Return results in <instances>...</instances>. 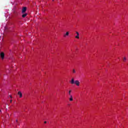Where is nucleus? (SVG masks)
<instances>
[{"label": "nucleus", "mask_w": 128, "mask_h": 128, "mask_svg": "<svg viewBox=\"0 0 128 128\" xmlns=\"http://www.w3.org/2000/svg\"><path fill=\"white\" fill-rule=\"evenodd\" d=\"M74 84H76V86H80V82L78 80H75Z\"/></svg>", "instance_id": "nucleus-3"}, {"label": "nucleus", "mask_w": 128, "mask_h": 128, "mask_svg": "<svg viewBox=\"0 0 128 128\" xmlns=\"http://www.w3.org/2000/svg\"><path fill=\"white\" fill-rule=\"evenodd\" d=\"M26 12V7H24L22 8V14H24Z\"/></svg>", "instance_id": "nucleus-2"}, {"label": "nucleus", "mask_w": 128, "mask_h": 128, "mask_svg": "<svg viewBox=\"0 0 128 128\" xmlns=\"http://www.w3.org/2000/svg\"><path fill=\"white\" fill-rule=\"evenodd\" d=\"M18 94L20 96V98H22V94L20 91L18 92Z\"/></svg>", "instance_id": "nucleus-6"}, {"label": "nucleus", "mask_w": 128, "mask_h": 128, "mask_svg": "<svg viewBox=\"0 0 128 128\" xmlns=\"http://www.w3.org/2000/svg\"><path fill=\"white\" fill-rule=\"evenodd\" d=\"M26 16H28V14L26 13V14H24L22 15V18H25Z\"/></svg>", "instance_id": "nucleus-9"}, {"label": "nucleus", "mask_w": 128, "mask_h": 128, "mask_svg": "<svg viewBox=\"0 0 128 128\" xmlns=\"http://www.w3.org/2000/svg\"><path fill=\"white\" fill-rule=\"evenodd\" d=\"M76 34L77 36H75V38H78V39L80 38V33H78V32H76Z\"/></svg>", "instance_id": "nucleus-5"}, {"label": "nucleus", "mask_w": 128, "mask_h": 128, "mask_svg": "<svg viewBox=\"0 0 128 128\" xmlns=\"http://www.w3.org/2000/svg\"><path fill=\"white\" fill-rule=\"evenodd\" d=\"M2 112V110H0V112Z\"/></svg>", "instance_id": "nucleus-15"}, {"label": "nucleus", "mask_w": 128, "mask_h": 128, "mask_svg": "<svg viewBox=\"0 0 128 128\" xmlns=\"http://www.w3.org/2000/svg\"><path fill=\"white\" fill-rule=\"evenodd\" d=\"M72 94V90H70L68 91V95H69L70 96H72V94Z\"/></svg>", "instance_id": "nucleus-10"}, {"label": "nucleus", "mask_w": 128, "mask_h": 128, "mask_svg": "<svg viewBox=\"0 0 128 128\" xmlns=\"http://www.w3.org/2000/svg\"><path fill=\"white\" fill-rule=\"evenodd\" d=\"M10 102H12V100H10Z\"/></svg>", "instance_id": "nucleus-13"}, {"label": "nucleus", "mask_w": 128, "mask_h": 128, "mask_svg": "<svg viewBox=\"0 0 128 128\" xmlns=\"http://www.w3.org/2000/svg\"><path fill=\"white\" fill-rule=\"evenodd\" d=\"M0 56L2 60H4V53L2 52H1L0 54Z\"/></svg>", "instance_id": "nucleus-1"}, {"label": "nucleus", "mask_w": 128, "mask_h": 128, "mask_svg": "<svg viewBox=\"0 0 128 128\" xmlns=\"http://www.w3.org/2000/svg\"><path fill=\"white\" fill-rule=\"evenodd\" d=\"M72 72L73 74H76V70L74 69H73Z\"/></svg>", "instance_id": "nucleus-12"}, {"label": "nucleus", "mask_w": 128, "mask_h": 128, "mask_svg": "<svg viewBox=\"0 0 128 128\" xmlns=\"http://www.w3.org/2000/svg\"><path fill=\"white\" fill-rule=\"evenodd\" d=\"M53 1L54 0H52Z\"/></svg>", "instance_id": "nucleus-18"}, {"label": "nucleus", "mask_w": 128, "mask_h": 128, "mask_svg": "<svg viewBox=\"0 0 128 128\" xmlns=\"http://www.w3.org/2000/svg\"><path fill=\"white\" fill-rule=\"evenodd\" d=\"M44 124H46V121H45V122H44Z\"/></svg>", "instance_id": "nucleus-14"}, {"label": "nucleus", "mask_w": 128, "mask_h": 128, "mask_svg": "<svg viewBox=\"0 0 128 128\" xmlns=\"http://www.w3.org/2000/svg\"><path fill=\"white\" fill-rule=\"evenodd\" d=\"M70 96V98H69V100H70V102H72V100H74V99L72 98V96L71 95Z\"/></svg>", "instance_id": "nucleus-8"}, {"label": "nucleus", "mask_w": 128, "mask_h": 128, "mask_svg": "<svg viewBox=\"0 0 128 128\" xmlns=\"http://www.w3.org/2000/svg\"><path fill=\"white\" fill-rule=\"evenodd\" d=\"M70 36V32H66V34L64 35V38H66V36Z\"/></svg>", "instance_id": "nucleus-4"}, {"label": "nucleus", "mask_w": 128, "mask_h": 128, "mask_svg": "<svg viewBox=\"0 0 128 128\" xmlns=\"http://www.w3.org/2000/svg\"><path fill=\"white\" fill-rule=\"evenodd\" d=\"M70 84H74V79L72 78L70 81Z\"/></svg>", "instance_id": "nucleus-7"}, {"label": "nucleus", "mask_w": 128, "mask_h": 128, "mask_svg": "<svg viewBox=\"0 0 128 128\" xmlns=\"http://www.w3.org/2000/svg\"><path fill=\"white\" fill-rule=\"evenodd\" d=\"M126 58L124 57V58H123V62H126Z\"/></svg>", "instance_id": "nucleus-11"}, {"label": "nucleus", "mask_w": 128, "mask_h": 128, "mask_svg": "<svg viewBox=\"0 0 128 128\" xmlns=\"http://www.w3.org/2000/svg\"><path fill=\"white\" fill-rule=\"evenodd\" d=\"M10 98H12V97L11 96H10Z\"/></svg>", "instance_id": "nucleus-16"}, {"label": "nucleus", "mask_w": 128, "mask_h": 128, "mask_svg": "<svg viewBox=\"0 0 128 128\" xmlns=\"http://www.w3.org/2000/svg\"><path fill=\"white\" fill-rule=\"evenodd\" d=\"M16 122H18V120H16Z\"/></svg>", "instance_id": "nucleus-17"}]
</instances>
